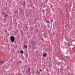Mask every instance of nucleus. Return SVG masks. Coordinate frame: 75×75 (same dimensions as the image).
<instances>
[{
	"instance_id": "423d86ee",
	"label": "nucleus",
	"mask_w": 75,
	"mask_h": 75,
	"mask_svg": "<svg viewBox=\"0 0 75 75\" xmlns=\"http://www.w3.org/2000/svg\"><path fill=\"white\" fill-rule=\"evenodd\" d=\"M32 42L33 43V44H35V41H33Z\"/></svg>"
},
{
	"instance_id": "6e6552de",
	"label": "nucleus",
	"mask_w": 75,
	"mask_h": 75,
	"mask_svg": "<svg viewBox=\"0 0 75 75\" xmlns=\"http://www.w3.org/2000/svg\"><path fill=\"white\" fill-rule=\"evenodd\" d=\"M20 52H21V53H23V51H20Z\"/></svg>"
},
{
	"instance_id": "9b49d317",
	"label": "nucleus",
	"mask_w": 75,
	"mask_h": 75,
	"mask_svg": "<svg viewBox=\"0 0 75 75\" xmlns=\"http://www.w3.org/2000/svg\"><path fill=\"white\" fill-rule=\"evenodd\" d=\"M30 70V68H29V69H28V71H29Z\"/></svg>"
},
{
	"instance_id": "a211bd4d",
	"label": "nucleus",
	"mask_w": 75,
	"mask_h": 75,
	"mask_svg": "<svg viewBox=\"0 0 75 75\" xmlns=\"http://www.w3.org/2000/svg\"><path fill=\"white\" fill-rule=\"evenodd\" d=\"M42 40H43V38H42Z\"/></svg>"
},
{
	"instance_id": "2eb2a0df",
	"label": "nucleus",
	"mask_w": 75,
	"mask_h": 75,
	"mask_svg": "<svg viewBox=\"0 0 75 75\" xmlns=\"http://www.w3.org/2000/svg\"><path fill=\"white\" fill-rule=\"evenodd\" d=\"M5 19H4V21H5Z\"/></svg>"
},
{
	"instance_id": "412c9836",
	"label": "nucleus",
	"mask_w": 75,
	"mask_h": 75,
	"mask_svg": "<svg viewBox=\"0 0 75 75\" xmlns=\"http://www.w3.org/2000/svg\"><path fill=\"white\" fill-rule=\"evenodd\" d=\"M15 13H16V12H15Z\"/></svg>"
},
{
	"instance_id": "dca6fc26",
	"label": "nucleus",
	"mask_w": 75,
	"mask_h": 75,
	"mask_svg": "<svg viewBox=\"0 0 75 75\" xmlns=\"http://www.w3.org/2000/svg\"><path fill=\"white\" fill-rule=\"evenodd\" d=\"M16 41H15V43H16Z\"/></svg>"
},
{
	"instance_id": "9d476101",
	"label": "nucleus",
	"mask_w": 75,
	"mask_h": 75,
	"mask_svg": "<svg viewBox=\"0 0 75 75\" xmlns=\"http://www.w3.org/2000/svg\"><path fill=\"white\" fill-rule=\"evenodd\" d=\"M2 14H5L4 12H2Z\"/></svg>"
},
{
	"instance_id": "39448f33",
	"label": "nucleus",
	"mask_w": 75,
	"mask_h": 75,
	"mask_svg": "<svg viewBox=\"0 0 75 75\" xmlns=\"http://www.w3.org/2000/svg\"><path fill=\"white\" fill-rule=\"evenodd\" d=\"M7 16H8L7 14H5L4 15V17H5V18H6V17H7Z\"/></svg>"
},
{
	"instance_id": "4468645a",
	"label": "nucleus",
	"mask_w": 75,
	"mask_h": 75,
	"mask_svg": "<svg viewBox=\"0 0 75 75\" xmlns=\"http://www.w3.org/2000/svg\"><path fill=\"white\" fill-rule=\"evenodd\" d=\"M37 25H35V27H37Z\"/></svg>"
},
{
	"instance_id": "ddd939ff",
	"label": "nucleus",
	"mask_w": 75,
	"mask_h": 75,
	"mask_svg": "<svg viewBox=\"0 0 75 75\" xmlns=\"http://www.w3.org/2000/svg\"><path fill=\"white\" fill-rule=\"evenodd\" d=\"M35 28H37V27L35 26Z\"/></svg>"
},
{
	"instance_id": "7ed1b4c3",
	"label": "nucleus",
	"mask_w": 75,
	"mask_h": 75,
	"mask_svg": "<svg viewBox=\"0 0 75 75\" xmlns=\"http://www.w3.org/2000/svg\"><path fill=\"white\" fill-rule=\"evenodd\" d=\"M67 59V60L68 59H70V57H68L67 56L65 57Z\"/></svg>"
},
{
	"instance_id": "f8f14e48",
	"label": "nucleus",
	"mask_w": 75,
	"mask_h": 75,
	"mask_svg": "<svg viewBox=\"0 0 75 75\" xmlns=\"http://www.w3.org/2000/svg\"><path fill=\"white\" fill-rule=\"evenodd\" d=\"M47 22H48V23H49L50 22V21H47Z\"/></svg>"
},
{
	"instance_id": "aec40b11",
	"label": "nucleus",
	"mask_w": 75,
	"mask_h": 75,
	"mask_svg": "<svg viewBox=\"0 0 75 75\" xmlns=\"http://www.w3.org/2000/svg\"><path fill=\"white\" fill-rule=\"evenodd\" d=\"M32 47H34V46H33V45Z\"/></svg>"
},
{
	"instance_id": "1a4fd4ad",
	"label": "nucleus",
	"mask_w": 75,
	"mask_h": 75,
	"mask_svg": "<svg viewBox=\"0 0 75 75\" xmlns=\"http://www.w3.org/2000/svg\"><path fill=\"white\" fill-rule=\"evenodd\" d=\"M24 47H27V46L26 45H25L24 46Z\"/></svg>"
},
{
	"instance_id": "0eeeda50",
	"label": "nucleus",
	"mask_w": 75,
	"mask_h": 75,
	"mask_svg": "<svg viewBox=\"0 0 75 75\" xmlns=\"http://www.w3.org/2000/svg\"><path fill=\"white\" fill-rule=\"evenodd\" d=\"M39 70H40V71H42V69H41V68Z\"/></svg>"
},
{
	"instance_id": "20e7f679",
	"label": "nucleus",
	"mask_w": 75,
	"mask_h": 75,
	"mask_svg": "<svg viewBox=\"0 0 75 75\" xmlns=\"http://www.w3.org/2000/svg\"><path fill=\"white\" fill-rule=\"evenodd\" d=\"M4 62V61L3 60L2 61L0 62V64H1L2 63H3Z\"/></svg>"
},
{
	"instance_id": "6ab92c4d",
	"label": "nucleus",
	"mask_w": 75,
	"mask_h": 75,
	"mask_svg": "<svg viewBox=\"0 0 75 75\" xmlns=\"http://www.w3.org/2000/svg\"><path fill=\"white\" fill-rule=\"evenodd\" d=\"M27 48V47H25V48Z\"/></svg>"
},
{
	"instance_id": "f3484780",
	"label": "nucleus",
	"mask_w": 75,
	"mask_h": 75,
	"mask_svg": "<svg viewBox=\"0 0 75 75\" xmlns=\"http://www.w3.org/2000/svg\"><path fill=\"white\" fill-rule=\"evenodd\" d=\"M5 14H6V12L5 13Z\"/></svg>"
},
{
	"instance_id": "f257e3e1",
	"label": "nucleus",
	"mask_w": 75,
	"mask_h": 75,
	"mask_svg": "<svg viewBox=\"0 0 75 75\" xmlns=\"http://www.w3.org/2000/svg\"><path fill=\"white\" fill-rule=\"evenodd\" d=\"M10 40L12 41V42H14V41H15V38H14V37L13 36H11V37Z\"/></svg>"
},
{
	"instance_id": "f03ea898",
	"label": "nucleus",
	"mask_w": 75,
	"mask_h": 75,
	"mask_svg": "<svg viewBox=\"0 0 75 75\" xmlns=\"http://www.w3.org/2000/svg\"><path fill=\"white\" fill-rule=\"evenodd\" d=\"M43 57H47V54L46 53H44L43 55Z\"/></svg>"
}]
</instances>
